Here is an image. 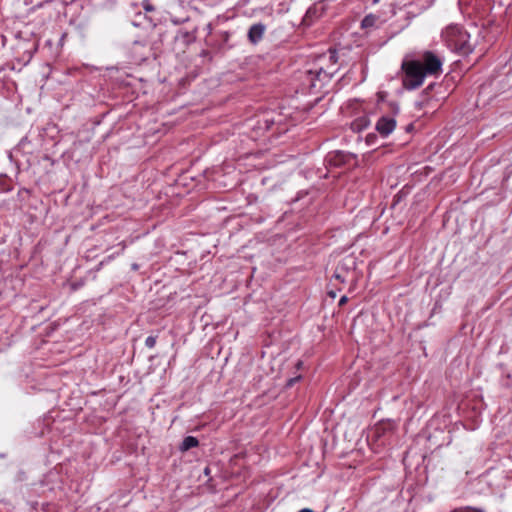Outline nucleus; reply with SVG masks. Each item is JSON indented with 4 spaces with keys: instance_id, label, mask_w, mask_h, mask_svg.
I'll return each mask as SVG.
<instances>
[{
    "instance_id": "nucleus-7",
    "label": "nucleus",
    "mask_w": 512,
    "mask_h": 512,
    "mask_svg": "<svg viewBox=\"0 0 512 512\" xmlns=\"http://www.w3.org/2000/svg\"><path fill=\"white\" fill-rule=\"evenodd\" d=\"M368 125V121L366 118H361L359 120H357L355 123H354V127H357V128H363V127H366Z\"/></svg>"
},
{
    "instance_id": "nucleus-8",
    "label": "nucleus",
    "mask_w": 512,
    "mask_h": 512,
    "mask_svg": "<svg viewBox=\"0 0 512 512\" xmlns=\"http://www.w3.org/2000/svg\"><path fill=\"white\" fill-rule=\"evenodd\" d=\"M156 344V338L153 337V336H149L146 338L145 340V345L148 347V348H153Z\"/></svg>"
},
{
    "instance_id": "nucleus-11",
    "label": "nucleus",
    "mask_w": 512,
    "mask_h": 512,
    "mask_svg": "<svg viewBox=\"0 0 512 512\" xmlns=\"http://www.w3.org/2000/svg\"><path fill=\"white\" fill-rule=\"evenodd\" d=\"M300 379V376L299 377H296V378H291L288 380L287 382V386H292L295 382H297L298 380Z\"/></svg>"
},
{
    "instance_id": "nucleus-13",
    "label": "nucleus",
    "mask_w": 512,
    "mask_h": 512,
    "mask_svg": "<svg viewBox=\"0 0 512 512\" xmlns=\"http://www.w3.org/2000/svg\"><path fill=\"white\" fill-rule=\"evenodd\" d=\"M374 138V135H368L366 141L369 143Z\"/></svg>"
},
{
    "instance_id": "nucleus-4",
    "label": "nucleus",
    "mask_w": 512,
    "mask_h": 512,
    "mask_svg": "<svg viewBox=\"0 0 512 512\" xmlns=\"http://www.w3.org/2000/svg\"><path fill=\"white\" fill-rule=\"evenodd\" d=\"M447 35L450 37V41L454 43L455 46H462L465 43V34L458 27H451L447 30Z\"/></svg>"
},
{
    "instance_id": "nucleus-6",
    "label": "nucleus",
    "mask_w": 512,
    "mask_h": 512,
    "mask_svg": "<svg viewBox=\"0 0 512 512\" xmlns=\"http://www.w3.org/2000/svg\"><path fill=\"white\" fill-rule=\"evenodd\" d=\"M198 444H199V442H198L197 438H195L193 436H187L183 439V441L180 445V450L182 452H186L191 448L197 447Z\"/></svg>"
},
{
    "instance_id": "nucleus-15",
    "label": "nucleus",
    "mask_w": 512,
    "mask_h": 512,
    "mask_svg": "<svg viewBox=\"0 0 512 512\" xmlns=\"http://www.w3.org/2000/svg\"><path fill=\"white\" fill-rule=\"evenodd\" d=\"M311 86L312 87H317V84L315 82H312Z\"/></svg>"
},
{
    "instance_id": "nucleus-2",
    "label": "nucleus",
    "mask_w": 512,
    "mask_h": 512,
    "mask_svg": "<svg viewBox=\"0 0 512 512\" xmlns=\"http://www.w3.org/2000/svg\"><path fill=\"white\" fill-rule=\"evenodd\" d=\"M320 67L316 72L317 80L324 82L329 80L338 70V57L335 50L330 49L328 54L319 58Z\"/></svg>"
},
{
    "instance_id": "nucleus-5",
    "label": "nucleus",
    "mask_w": 512,
    "mask_h": 512,
    "mask_svg": "<svg viewBox=\"0 0 512 512\" xmlns=\"http://www.w3.org/2000/svg\"><path fill=\"white\" fill-rule=\"evenodd\" d=\"M264 26L262 24H255L249 29L248 37L251 42L256 43L262 39L264 34Z\"/></svg>"
},
{
    "instance_id": "nucleus-1",
    "label": "nucleus",
    "mask_w": 512,
    "mask_h": 512,
    "mask_svg": "<svg viewBox=\"0 0 512 512\" xmlns=\"http://www.w3.org/2000/svg\"><path fill=\"white\" fill-rule=\"evenodd\" d=\"M403 86L412 90L420 87L427 76H438L442 72V60L431 51L422 54L420 60H405Z\"/></svg>"
},
{
    "instance_id": "nucleus-12",
    "label": "nucleus",
    "mask_w": 512,
    "mask_h": 512,
    "mask_svg": "<svg viewBox=\"0 0 512 512\" xmlns=\"http://www.w3.org/2000/svg\"><path fill=\"white\" fill-rule=\"evenodd\" d=\"M348 298L347 296H342L340 301H339V305H344L346 302H347Z\"/></svg>"
},
{
    "instance_id": "nucleus-9",
    "label": "nucleus",
    "mask_w": 512,
    "mask_h": 512,
    "mask_svg": "<svg viewBox=\"0 0 512 512\" xmlns=\"http://www.w3.org/2000/svg\"><path fill=\"white\" fill-rule=\"evenodd\" d=\"M452 512H483L479 509L471 508V507H465V508H459L455 509Z\"/></svg>"
},
{
    "instance_id": "nucleus-3",
    "label": "nucleus",
    "mask_w": 512,
    "mask_h": 512,
    "mask_svg": "<svg viewBox=\"0 0 512 512\" xmlns=\"http://www.w3.org/2000/svg\"><path fill=\"white\" fill-rule=\"evenodd\" d=\"M395 127V119L388 116L381 117L376 123V130L383 137H387L389 134H391Z\"/></svg>"
},
{
    "instance_id": "nucleus-14",
    "label": "nucleus",
    "mask_w": 512,
    "mask_h": 512,
    "mask_svg": "<svg viewBox=\"0 0 512 512\" xmlns=\"http://www.w3.org/2000/svg\"><path fill=\"white\" fill-rule=\"evenodd\" d=\"M299 512H313V511H312V510H310V509H302V510H301V511H299Z\"/></svg>"
},
{
    "instance_id": "nucleus-10",
    "label": "nucleus",
    "mask_w": 512,
    "mask_h": 512,
    "mask_svg": "<svg viewBox=\"0 0 512 512\" xmlns=\"http://www.w3.org/2000/svg\"><path fill=\"white\" fill-rule=\"evenodd\" d=\"M373 23V18L372 17H365L364 20L362 21V25L363 26H368V25H371Z\"/></svg>"
}]
</instances>
